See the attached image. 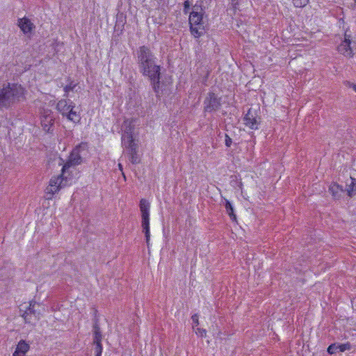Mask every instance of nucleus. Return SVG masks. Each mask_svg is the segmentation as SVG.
Returning <instances> with one entry per match:
<instances>
[{
  "mask_svg": "<svg viewBox=\"0 0 356 356\" xmlns=\"http://www.w3.org/2000/svg\"><path fill=\"white\" fill-rule=\"evenodd\" d=\"M204 11L200 5L195 4L189 15V24L191 34L196 38L202 36L204 33L202 23Z\"/></svg>",
  "mask_w": 356,
  "mask_h": 356,
  "instance_id": "nucleus-1",
  "label": "nucleus"
},
{
  "mask_svg": "<svg viewBox=\"0 0 356 356\" xmlns=\"http://www.w3.org/2000/svg\"><path fill=\"white\" fill-rule=\"evenodd\" d=\"M65 174L66 172L61 170V174L50 179L49 185L44 191V197L47 200H51L55 194L67 185V177Z\"/></svg>",
  "mask_w": 356,
  "mask_h": 356,
  "instance_id": "nucleus-2",
  "label": "nucleus"
},
{
  "mask_svg": "<svg viewBox=\"0 0 356 356\" xmlns=\"http://www.w3.org/2000/svg\"><path fill=\"white\" fill-rule=\"evenodd\" d=\"M139 71L143 76L147 77L153 89L160 88L161 66L153 62V64H149L140 68Z\"/></svg>",
  "mask_w": 356,
  "mask_h": 356,
  "instance_id": "nucleus-3",
  "label": "nucleus"
},
{
  "mask_svg": "<svg viewBox=\"0 0 356 356\" xmlns=\"http://www.w3.org/2000/svg\"><path fill=\"white\" fill-rule=\"evenodd\" d=\"M75 104L70 99H61L56 105V108L63 116H65L67 120L78 122L80 120L79 114L74 111Z\"/></svg>",
  "mask_w": 356,
  "mask_h": 356,
  "instance_id": "nucleus-4",
  "label": "nucleus"
},
{
  "mask_svg": "<svg viewBox=\"0 0 356 356\" xmlns=\"http://www.w3.org/2000/svg\"><path fill=\"white\" fill-rule=\"evenodd\" d=\"M140 209L141 211L142 222L141 226L143 232L145 236V240L147 247L149 245L150 228H149V209L150 203L145 199L140 201Z\"/></svg>",
  "mask_w": 356,
  "mask_h": 356,
  "instance_id": "nucleus-5",
  "label": "nucleus"
},
{
  "mask_svg": "<svg viewBox=\"0 0 356 356\" xmlns=\"http://www.w3.org/2000/svg\"><path fill=\"white\" fill-rule=\"evenodd\" d=\"M136 55L138 69L148 65L149 64H153V62H156V57L149 47L145 45L140 47L137 49Z\"/></svg>",
  "mask_w": 356,
  "mask_h": 356,
  "instance_id": "nucleus-6",
  "label": "nucleus"
},
{
  "mask_svg": "<svg viewBox=\"0 0 356 356\" xmlns=\"http://www.w3.org/2000/svg\"><path fill=\"white\" fill-rule=\"evenodd\" d=\"M259 113V109L249 108L243 117V124L245 126L252 130L258 129L261 124V116Z\"/></svg>",
  "mask_w": 356,
  "mask_h": 356,
  "instance_id": "nucleus-7",
  "label": "nucleus"
},
{
  "mask_svg": "<svg viewBox=\"0 0 356 356\" xmlns=\"http://www.w3.org/2000/svg\"><path fill=\"white\" fill-rule=\"evenodd\" d=\"M80 145L76 146L71 152L67 161L62 168L63 172H67L70 168L81 163L82 158L80 154Z\"/></svg>",
  "mask_w": 356,
  "mask_h": 356,
  "instance_id": "nucleus-8",
  "label": "nucleus"
},
{
  "mask_svg": "<svg viewBox=\"0 0 356 356\" xmlns=\"http://www.w3.org/2000/svg\"><path fill=\"white\" fill-rule=\"evenodd\" d=\"M41 125L47 133H52L54 124L53 112L49 109H44L41 113Z\"/></svg>",
  "mask_w": 356,
  "mask_h": 356,
  "instance_id": "nucleus-9",
  "label": "nucleus"
},
{
  "mask_svg": "<svg viewBox=\"0 0 356 356\" xmlns=\"http://www.w3.org/2000/svg\"><path fill=\"white\" fill-rule=\"evenodd\" d=\"M351 36L345 33L344 40L337 47L338 51L347 57H352L353 56V48L352 46Z\"/></svg>",
  "mask_w": 356,
  "mask_h": 356,
  "instance_id": "nucleus-10",
  "label": "nucleus"
},
{
  "mask_svg": "<svg viewBox=\"0 0 356 356\" xmlns=\"http://www.w3.org/2000/svg\"><path fill=\"white\" fill-rule=\"evenodd\" d=\"M220 99L214 93L210 92L209 97L204 101V112L211 113L219 109Z\"/></svg>",
  "mask_w": 356,
  "mask_h": 356,
  "instance_id": "nucleus-11",
  "label": "nucleus"
},
{
  "mask_svg": "<svg viewBox=\"0 0 356 356\" xmlns=\"http://www.w3.org/2000/svg\"><path fill=\"white\" fill-rule=\"evenodd\" d=\"M351 348V345L349 342L346 343H332L327 348V353L330 355L335 354L338 352H344Z\"/></svg>",
  "mask_w": 356,
  "mask_h": 356,
  "instance_id": "nucleus-12",
  "label": "nucleus"
},
{
  "mask_svg": "<svg viewBox=\"0 0 356 356\" xmlns=\"http://www.w3.org/2000/svg\"><path fill=\"white\" fill-rule=\"evenodd\" d=\"M35 26L27 17H24V35L31 38L35 34Z\"/></svg>",
  "mask_w": 356,
  "mask_h": 356,
  "instance_id": "nucleus-13",
  "label": "nucleus"
},
{
  "mask_svg": "<svg viewBox=\"0 0 356 356\" xmlns=\"http://www.w3.org/2000/svg\"><path fill=\"white\" fill-rule=\"evenodd\" d=\"M122 144L127 149L136 146L134 143L133 134H122Z\"/></svg>",
  "mask_w": 356,
  "mask_h": 356,
  "instance_id": "nucleus-14",
  "label": "nucleus"
},
{
  "mask_svg": "<svg viewBox=\"0 0 356 356\" xmlns=\"http://www.w3.org/2000/svg\"><path fill=\"white\" fill-rule=\"evenodd\" d=\"M329 191L334 199H339L343 193V187L337 183H332L329 187Z\"/></svg>",
  "mask_w": 356,
  "mask_h": 356,
  "instance_id": "nucleus-15",
  "label": "nucleus"
},
{
  "mask_svg": "<svg viewBox=\"0 0 356 356\" xmlns=\"http://www.w3.org/2000/svg\"><path fill=\"white\" fill-rule=\"evenodd\" d=\"M224 206L225 207L226 212L230 217L231 220L232 221H236V216L234 213V207L231 202L227 199H224Z\"/></svg>",
  "mask_w": 356,
  "mask_h": 356,
  "instance_id": "nucleus-16",
  "label": "nucleus"
},
{
  "mask_svg": "<svg viewBox=\"0 0 356 356\" xmlns=\"http://www.w3.org/2000/svg\"><path fill=\"white\" fill-rule=\"evenodd\" d=\"M35 306H39V304H38L35 302H31L29 307L24 312V320L25 323H27L28 321L26 320V316L29 314H33L35 320L38 318V316L36 314V312L34 309V307Z\"/></svg>",
  "mask_w": 356,
  "mask_h": 356,
  "instance_id": "nucleus-17",
  "label": "nucleus"
},
{
  "mask_svg": "<svg viewBox=\"0 0 356 356\" xmlns=\"http://www.w3.org/2000/svg\"><path fill=\"white\" fill-rule=\"evenodd\" d=\"M129 155V160L133 164L139 163L140 161V157L137 154V146L127 149Z\"/></svg>",
  "mask_w": 356,
  "mask_h": 356,
  "instance_id": "nucleus-18",
  "label": "nucleus"
},
{
  "mask_svg": "<svg viewBox=\"0 0 356 356\" xmlns=\"http://www.w3.org/2000/svg\"><path fill=\"white\" fill-rule=\"evenodd\" d=\"M350 183L347 184V193L349 197L356 195V179L350 177Z\"/></svg>",
  "mask_w": 356,
  "mask_h": 356,
  "instance_id": "nucleus-19",
  "label": "nucleus"
},
{
  "mask_svg": "<svg viewBox=\"0 0 356 356\" xmlns=\"http://www.w3.org/2000/svg\"><path fill=\"white\" fill-rule=\"evenodd\" d=\"M13 90H0V109L6 105Z\"/></svg>",
  "mask_w": 356,
  "mask_h": 356,
  "instance_id": "nucleus-20",
  "label": "nucleus"
},
{
  "mask_svg": "<svg viewBox=\"0 0 356 356\" xmlns=\"http://www.w3.org/2000/svg\"><path fill=\"white\" fill-rule=\"evenodd\" d=\"M123 134H131L134 132V125L131 120H125L122 124Z\"/></svg>",
  "mask_w": 356,
  "mask_h": 356,
  "instance_id": "nucleus-21",
  "label": "nucleus"
},
{
  "mask_svg": "<svg viewBox=\"0 0 356 356\" xmlns=\"http://www.w3.org/2000/svg\"><path fill=\"white\" fill-rule=\"evenodd\" d=\"M102 333L99 327L97 325L94 326V344L102 343Z\"/></svg>",
  "mask_w": 356,
  "mask_h": 356,
  "instance_id": "nucleus-22",
  "label": "nucleus"
},
{
  "mask_svg": "<svg viewBox=\"0 0 356 356\" xmlns=\"http://www.w3.org/2000/svg\"><path fill=\"white\" fill-rule=\"evenodd\" d=\"M309 0H292L293 4L296 8H303L307 5Z\"/></svg>",
  "mask_w": 356,
  "mask_h": 356,
  "instance_id": "nucleus-23",
  "label": "nucleus"
},
{
  "mask_svg": "<svg viewBox=\"0 0 356 356\" xmlns=\"http://www.w3.org/2000/svg\"><path fill=\"white\" fill-rule=\"evenodd\" d=\"M13 356H22V339L18 342L16 350Z\"/></svg>",
  "mask_w": 356,
  "mask_h": 356,
  "instance_id": "nucleus-24",
  "label": "nucleus"
},
{
  "mask_svg": "<svg viewBox=\"0 0 356 356\" xmlns=\"http://www.w3.org/2000/svg\"><path fill=\"white\" fill-rule=\"evenodd\" d=\"M195 330V334L200 337H206V334H207V331L206 330L203 329V328H200V327H197L194 329Z\"/></svg>",
  "mask_w": 356,
  "mask_h": 356,
  "instance_id": "nucleus-25",
  "label": "nucleus"
},
{
  "mask_svg": "<svg viewBox=\"0 0 356 356\" xmlns=\"http://www.w3.org/2000/svg\"><path fill=\"white\" fill-rule=\"evenodd\" d=\"M95 356H101L102 353V350H103V347H102V343H98V344H95Z\"/></svg>",
  "mask_w": 356,
  "mask_h": 356,
  "instance_id": "nucleus-26",
  "label": "nucleus"
},
{
  "mask_svg": "<svg viewBox=\"0 0 356 356\" xmlns=\"http://www.w3.org/2000/svg\"><path fill=\"white\" fill-rule=\"evenodd\" d=\"M191 319L193 321V328L195 329V327L199 325L198 315L197 314H193L191 317Z\"/></svg>",
  "mask_w": 356,
  "mask_h": 356,
  "instance_id": "nucleus-27",
  "label": "nucleus"
},
{
  "mask_svg": "<svg viewBox=\"0 0 356 356\" xmlns=\"http://www.w3.org/2000/svg\"><path fill=\"white\" fill-rule=\"evenodd\" d=\"M190 7H191L190 1L188 0H186L184 2V9H183V11H184V14L188 13L189 10H190Z\"/></svg>",
  "mask_w": 356,
  "mask_h": 356,
  "instance_id": "nucleus-28",
  "label": "nucleus"
},
{
  "mask_svg": "<svg viewBox=\"0 0 356 356\" xmlns=\"http://www.w3.org/2000/svg\"><path fill=\"white\" fill-rule=\"evenodd\" d=\"M232 143V138L227 134H226L225 135V145L227 147H229L231 146Z\"/></svg>",
  "mask_w": 356,
  "mask_h": 356,
  "instance_id": "nucleus-29",
  "label": "nucleus"
},
{
  "mask_svg": "<svg viewBox=\"0 0 356 356\" xmlns=\"http://www.w3.org/2000/svg\"><path fill=\"white\" fill-rule=\"evenodd\" d=\"M29 350V345L24 341V356Z\"/></svg>",
  "mask_w": 356,
  "mask_h": 356,
  "instance_id": "nucleus-30",
  "label": "nucleus"
},
{
  "mask_svg": "<svg viewBox=\"0 0 356 356\" xmlns=\"http://www.w3.org/2000/svg\"><path fill=\"white\" fill-rule=\"evenodd\" d=\"M17 25L19 27V29H21V31H22V18H19L18 19V20H17Z\"/></svg>",
  "mask_w": 356,
  "mask_h": 356,
  "instance_id": "nucleus-31",
  "label": "nucleus"
},
{
  "mask_svg": "<svg viewBox=\"0 0 356 356\" xmlns=\"http://www.w3.org/2000/svg\"><path fill=\"white\" fill-rule=\"evenodd\" d=\"M346 86L347 87L353 88V89L356 90V85L355 84L351 83L350 82H347Z\"/></svg>",
  "mask_w": 356,
  "mask_h": 356,
  "instance_id": "nucleus-32",
  "label": "nucleus"
},
{
  "mask_svg": "<svg viewBox=\"0 0 356 356\" xmlns=\"http://www.w3.org/2000/svg\"><path fill=\"white\" fill-rule=\"evenodd\" d=\"M2 89H3V90H5V89H12V88L10 87V83H8V86H7L6 88H5V87L3 86V88Z\"/></svg>",
  "mask_w": 356,
  "mask_h": 356,
  "instance_id": "nucleus-33",
  "label": "nucleus"
},
{
  "mask_svg": "<svg viewBox=\"0 0 356 356\" xmlns=\"http://www.w3.org/2000/svg\"><path fill=\"white\" fill-rule=\"evenodd\" d=\"M118 167H119V169H120L121 171H122V164H121V163H119V164H118Z\"/></svg>",
  "mask_w": 356,
  "mask_h": 356,
  "instance_id": "nucleus-34",
  "label": "nucleus"
},
{
  "mask_svg": "<svg viewBox=\"0 0 356 356\" xmlns=\"http://www.w3.org/2000/svg\"><path fill=\"white\" fill-rule=\"evenodd\" d=\"M64 89H65V90H67V89H69V88H68L67 87H66V88H65Z\"/></svg>",
  "mask_w": 356,
  "mask_h": 356,
  "instance_id": "nucleus-35",
  "label": "nucleus"
},
{
  "mask_svg": "<svg viewBox=\"0 0 356 356\" xmlns=\"http://www.w3.org/2000/svg\"><path fill=\"white\" fill-rule=\"evenodd\" d=\"M355 2H356V0H353Z\"/></svg>",
  "mask_w": 356,
  "mask_h": 356,
  "instance_id": "nucleus-36",
  "label": "nucleus"
}]
</instances>
